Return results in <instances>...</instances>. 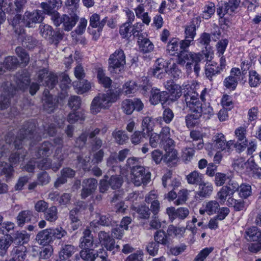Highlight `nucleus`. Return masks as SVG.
I'll use <instances>...</instances> for the list:
<instances>
[{
	"label": "nucleus",
	"instance_id": "53",
	"mask_svg": "<svg viewBox=\"0 0 261 261\" xmlns=\"http://www.w3.org/2000/svg\"><path fill=\"white\" fill-rule=\"evenodd\" d=\"M82 250L80 251V256L81 258L84 260L91 261L95 256L93 249L91 248H81Z\"/></svg>",
	"mask_w": 261,
	"mask_h": 261
},
{
	"label": "nucleus",
	"instance_id": "47",
	"mask_svg": "<svg viewBox=\"0 0 261 261\" xmlns=\"http://www.w3.org/2000/svg\"><path fill=\"white\" fill-rule=\"evenodd\" d=\"M40 33L45 39L50 40L53 38V34L54 31L53 28L48 24H41L39 26Z\"/></svg>",
	"mask_w": 261,
	"mask_h": 261
},
{
	"label": "nucleus",
	"instance_id": "37",
	"mask_svg": "<svg viewBox=\"0 0 261 261\" xmlns=\"http://www.w3.org/2000/svg\"><path fill=\"white\" fill-rule=\"evenodd\" d=\"M97 78L100 84L105 88H110L112 84L111 79L106 76L104 70L101 68H98L97 73Z\"/></svg>",
	"mask_w": 261,
	"mask_h": 261
},
{
	"label": "nucleus",
	"instance_id": "22",
	"mask_svg": "<svg viewBox=\"0 0 261 261\" xmlns=\"http://www.w3.org/2000/svg\"><path fill=\"white\" fill-rule=\"evenodd\" d=\"M139 87L141 88L143 91V94H145V93L148 90H150V86L149 85H141L139 86ZM138 89V86L135 83V82L133 81H129V82H127L123 86L124 92L126 95L134 93Z\"/></svg>",
	"mask_w": 261,
	"mask_h": 261
},
{
	"label": "nucleus",
	"instance_id": "34",
	"mask_svg": "<svg viewBox=\"0 0 261 261\" xmlns=\"http://www.w3.org/2000/svg\"><path fill=\"white\" fill-rule=\"evenodd\" d=\"M199 191L198 195L201 197H207L210 196L213 191V187L211 183L202 181L200 184Z\"/></svg>",
	"mask_w": 261,
	"mask_h": 261
},
{
	"label": "nucleus",
	"instance_id": "1",
	"mask_svg": "<svg viewBox=\"0 0 261 261\" xmlns=\"http://www.w3.org/2000/svg\"><path fill=\"white\" fill-rule=\"evenodd\" d=\"M36 126L32 122H26L18 133L13 144H11L14 139V133L10 132L6 137V140L0 142V158L7 156L10 149L13 146L15 149H20L22 145L28 143L31 147H33L37 142L40 141L41 138H47L53 136L57 131V127L54 123L43 125V132L40 129L39 132L34 133Z\"/></svg>",
	"mask_w": 261,
	"mask_h": 261
},
{
	"label": "nucleus",
	"instance_id": "18",
	"mask_svg": "<svg viewBox=\"0 0 261 261\" xmlns=\"http://www.w3.org/2000/svg\"><path fill=\"white\" fill-rule=\"evenodd\" d=\"M145 200L147 203L151 204L150 210L154 215H156L160 209V204L156 192L155 191H150L145 196Z\"/></svg>",
	"mask_w": 261,
	"mask_h": 261
},
{
	"label": "nucleus",
	"instance_id": "54",
	"mask_svg": "<svg viewBox=\"0 0 261 261\" xmlns=\"http://www.w3.org/2000/svg\"><path fill=\"white\" fill-rule=\"evenodd\" d=\"M166 153L164 155L163 162L170 163L177 159V151L175 149L165 150Z\"/></svg>",
	"mask_w": 261,
	"mask_h": 261
},
{
	"label": "nucleus",
	"instance_id": "41",
	"mask_svg": "<svg viewBox=\"0 0 261 261\" xmlns=\"http://www.w3.org/2000/svg\"><path fill=\"white\" fill-rule=\"evenodd\" d=\"M112 136L116 142L120 145L125 144L128 140V137L123 130L115 129L113 132Z\"/></svg>",
	"mask_w": 261,
	"mask_h": 261
},
{
	"label": "nucleus",
	"instance_id": "49",
	"mask_svg": "<svg viewBox=\"0 0 261 261\" xmlns=\"http://www.w3.org/2000/svg\"><path fill=\"white\" fill-rule=\"evenodd\" d=\"M15 52L18 57L21 60V64L23 66L28 65L30 61L29 55L27 54L25 50L21 47H17L15 49Z\"/></svg>",
	"mask_w": 261,
	"mask_h": 261
},
{
	"label": "nucleus",
	"instance_id": "14",
	"mask_svg": "<svg viewBox=\"0 0 261 261\" xmlns=\"http://www.w3.org/2000/svg\"><path fill=\"white\" fill-rule=\"evenodd\" d=\"M241 72L239 68H232L230 72V75L226 77L223 82L224 86L228 89L234 90L240 80Z\"/></svg>",
	"mask_w": 261,
	"mask_h": 261
},
{
	"label": "nucleus",
	"instance_id": "25",
	"mask_svg": "<svg viewBox=\"0 0 261 261\" xmlns=\"http://www.w3.org/2000/svg\"><path fill=\"white\" fill-rule=\"evenodd\" d=\"M36 240L41 245H46L53 242L49 228L40 231L36 237Z\"/></svg>",
	"mask_w": 261,
	"mask_h": 261
},
{
	"label": "nucleus",
	"instance_id": "64",
	"mask_svg": "<svg viewBox=\"0 0 261 261\" xmlns=\"http://www.w3.org/2000/svg\"><path fill=\"white\" fill-rule=\"evenodd\" d=\"M213 250L212 248H205L202 249L196 256L194 261H204Z\"/></svg>",
	"mask_w": 261,
	"mask_h": 261
},
{
	"label": "nucleus",
	"instance_id": "21",
	"mask_svg": "<svg viewBox=\"0 0 261 261\" xmlns=\"http://www.w3.org/2000/svg\"><path fill=\"white\" fill-rule=\"evenodd\" d=\"M157 64L155 67L152 69V75L159 79H163L166 75L167 63L162 59H158L156 61Z\"/></svg>",
	"mask_w": 261,
	"mask_h": 261
},
{
	"label": "nucleus",
	"instance_id": "2",
	"mask_svg": "<svg viewBox=\"0 0 261 261\" xmlns=\"http://www.w3.org/2000/svg\"><path fill=\"white\" fill-rule=\"evenodd\" d=\"M14 81L12 83L7 81L1 87L0 89V109L8 108L11 103V98L16 94L18 90L24 91L30 84V76L26 72L17 74L11 76Z\"/></svg>",
	"mask_w": 261,
	"mask_h": 261
},
{
	"label": "nucleus",
	"instance_id": "58",
	"mask_svg": "<svg viewBox=\"0 0 261 261\" xmlns=\"http://www.w3.org/2000/svg\"><path fill=\"white\" fill-rule=\"evenodd\" d=\"M188 195V191L187 189L180 190L177 194V199L174 203L177 205L184 204L187 200Z\"/></svg>",
	"mask_w": 261,
	"mask_h": 261
},
{
	"label": "nucleus",
	"instance_id": "48",
	"mask_svg": "<svg viewBox=\"0 0 261 261\" xmlns=\"http://www.w3.org/2000/svg\"><path fill=\"white\" fill-rule=\"evenodd\" d=\"M187 181L190 184L200 185L203 181L202 175L197 171H193L187 176Z\"/></svg>",
	"mask_w": 261,
	"mask_h": 261
},
{
	"label": "nucleus",
	"instance_id": "12",
	"mask_svg": "<svg viewBox=\"0 0 261 261\" xmlns=\"http://www.w3.org/2000/svg\"><path fill=\"white\" fill-rule=\"evenodd\" d=\"M214 150H220L225 152H230L234 147V142L232 140L226 141L224 135L218 134L214 137Z\"/></svg>",
	"mask_w": 261,
	"mask_h": 261
},
{
	"label": "nucleus",
	"instance_id": "51",
	"mask_svg": "<svg viewBox=\"0 0 261 261\" xmlns=\"http://www.w3.org/2000/svg\"><path fill=\"white\" fill-rule=\"evenodd\" d=\"M18 60L15 56H8L6 57L4 62L5 68L11 70L16 68L18 64Z\"/></svg>",
	"mask_w": 261,
	"mask_h": 261
},
{
	"label": "nucleus",
	"instance_id": "26",
	"mask_svg": "<svg viewBox=\"0 0 261 261\" xmlns=\"http://www.w3.org/2000/svg\"><path fill=\"white\" fill-rule=\"evenodd\" d=\"M21 29L16 32L19 34V39L21 40L22 45L27 48H33L37 43V40L31 36L26 35L21 33Z\"/></svg>",
	"mask_w": 261,
	"mask_h": 261
},
{
	"label": "nucleus",
	"instance_id": "42",
	"mask_svg": "<svg viewBox=\"0 0 261 261\" xmlns=\"http://www.w3.org/2000/svg\"><path fill=\"white\" fill-rule=\"evenodd\" d=\"M44 218L50 222H54L58 219V210L56 206H52L47 208L44 214Z\"/></svg>",
	"mask_w": 261,
	"mask_h": 261
},
{
	"label": "nucleus",
	"instance_id": "6",
	"mask_svg": "<svg viewBox=\"0 0 261 261\" xmlns=\"http://www.w3.org/2000/svg\"><path fill=\"white\" fill-rule=\"evenodd\" d=\"M119 91L109 90L106 93L98 94L92 101L90 110L93 114H96L102 109H107L112 103L116 101L119 97Z\"/></svg>",
	"mask_w": 261,
	"mask_h": 261
},
{
	"label": "nucleus",
	"instance_id": "7",
	"mask_svg": "<svg viewBox=\"0 0 261 261\" xmlns=\"http://www.w3.org/2000/svg\"><path fill=\"white\" fill-rule=\"evenodd\" d=\"M109 70L111 73H119L124 69L126 64V57L124 51L120 48L116 49L108 59Z\"/></svg>",
	"mask_w": 261,
	"mask_h": 261
},
{
	"label": "nucleus",
	"instance_id": "55",
	"mask_svg": "<svg viewBox=\"0 0 261 261\" xmlns=\"http://www.w3.org/2000/svg\"><path fill=\"white\" fill-rule=\"evenodd\" d=\"M134 108L133 100L125 99L122 102V110L127 115L131 114L134 111Z\"/></svg>",
	"mask_w": 261,
	"mask_h": 261
},
{
	"label": "nucleus",
	"instance_id": "56",
	"mask_svg": "<svg viewBox=\"0 0 261 261\" xmlns=\"http://www.w3.org/2000/svg\"><path fill=\"white\" fill-rule=\"evenodd\" d=\"M239 191L241 197L246 198L251 195L252 192L251 187L249 184H241L239 187Z\"/></svg>",
	"mask_w": 261,
	"mask_h": 261
},
{
	"label": "nucleus",
	"instance_id": "5",
	"mask_svg": "<svg viewBox=\"0 0 261 261\" xmlns=\"http://www.w3.org/2000/svg\"><path fill=\"white\" fill-rule=\"evenodd\" d=\"M198 94L194 91H188L184 94L187 107L189 108L191 113L186 116V126L193 128L198 125L201 116V109L200 101L198 99Z\"/></svg>",
	"mask_w": 261,
	"mask_h": 261
},
{
	"label": "nucleus",
	"instance_id": "10",
	"mask_svg": "<svg viewBox=\"0 0 261 261\" xmlns=\"http://www.w3.org/2000/svg\"><path fill=\"white\" fill-rule=\"evenodd\" d=\"M132 178L134 184L139 186L142 183L147 182L150 178V173L146 172L144 167L137 165L131 169Z\"/></svg>",
	"mask_w": 261,
	"mask_h": 261
},
{
	"label": "nucleus",
	"instance_id": "11",
	"mask_svg": "<svg viewBox=\"0 0 261 261\" xmlns=\"http://www.w3.org/2000/svg\"><path fill=\"white\" fill-rule=\"evenodd\" d=\"M38 82L43 86L52 89L58 82L57 75L53 73H49L46 69H43L38 71Z\"/></svg>",
	"mask_w": 261,
	"mask_h": 261
},
{
	"label": "nucleus",
	"instance_id": "20",
	"mask_svg": "<svg viewBox=\"0 0 261 261\" xmlns=\"http://www.w3.org/2000/svg\"><path fill=\"white\" fill-rule=\"evenodd\" d=\"M168 97V94L166 91H160L158 89H152L150 101L153 105H157L160 102H165Z\"/></svg>",
	"mask_w": 261,
	"mask_h": 261
},
{
	"label": "nucleus",
	"instance_id": "63",
	"mask_svg": "<svg viewBox=\"0 0 261 261\" xmlns=\"http://www.w3.org/2000/svg\"><path fill=\"white\" fill-rule=\"evenodd\" d=\"M232 195L227 187H223L221 190L217 193V198L220 200V202L224 203L228 196Z\"/></svg>",
	"mask_w": 261,
	"mask_h": 261
},
{
	"label": "nucleus",
	"instance_id": "59",
	"mask_svg": "<svg viewBox=\"0 0 261 261\" xmlns=\"http://www.w3.org/2000/svg\"><path fill=\"white\" fill-rule=\"evenodd\" d=\"M131 29V24L128 23H124L120 27L119 33L122 38L130 37L132 35Z\"/></svg>",
	"mask_w": 261,
	"mask_h": 261
},
{
	"label": "nucleus",
	"instance_id": "4",
	"mask_svg": "<svg viewBox=\"0 0 261 261\" xmlns=\"http://www.w3.org/2000/svg\"><path fill=\"white\" fill-rule=\"evenodd\" d=\"M20 13H16L9 20L15 32H17L18 29L23 31L24 27L34 28L36 24L41 22L43 19V13L40 10L27 11L22 16L19 14Z\"/></svg>",
	"mask_w": 261,
	"mask_h": 261
},
{
	"label": "nucleus",
	"instance_id": "31",
	"mask_svg": "<svg viewBox=\"0 0 261 261\" xmlns=\"http://www.w3.org/2000/svg\"><path fill=\"white\" fill-rule=\"evenodd\" d=\"M166 87L170 92L173 98L172 100H175L179 98L182 94L181 87L177 84H173L171 81L167 82Z\"/></svg>",
	"mask_w": 261,
	"mask_h": 261
},
{
	"label": "nucleus",
	"instance_id": "50",
	"mask_svg": "<svg viewBox=\"0 0 261 261\" xmlns=\"http://www.w3.org/2000/svg\"><path fill=\"white\" fill-rule=\"evenodd\" d=\"M227 202L228 205L233 206L236 211H241L245 208V203L242 199L236 200L229 197L227 200Z\"/></svg>",
	"mask_w": 261,
	"mask_h": 261
},
{
	"label": "nucleus",
	"instance_id": "29",
	"mask_svg": "<svg viewBox=\"0 0 261 261\" xmlns=\"http://www.w3.org/2000/svg\"><path fill=\"white\" fill-rule=\"evenodd\" d=\"M138 43L140 51L143 53H150L153 50V44L147 38L139 36Z\"/></svg>",
	"mask_w": 261,
	"mask_h": 261
},
{
	"label": "nucleus",
	"instance_id": "36",
	"mask_svg": "<svg viewBox=\"0 0 261 261\" xmlns=\"http://www.w3.org/2000/svg\"><path fill=\"white\" fill-rule=\"evenodd\" d=\"M154 239L158 244L168 245L170 243V238L168 234L164 231L160 230L156 231L154 234Z\"/></svg>",
	"mask_w": 261,
	"mask_h": 261
},
{
	"label": "nucleus",
	"instance_id": "27",
	"mask_svg": "<svg viewBox=\"0 0 261 261\" xmlns=\"http://www.w3.org/2000/svg\"><path fill=\"white\" fill-rule=\"evenodd\" d=\"M77 251V248L70 244L64 245L59 252L60 259L66 260L70 258Z\"/></svg>",
	"mask_w": 261,
	"mask_h": 261
},
{
	"label": "nucleus",
	"instance_id": "43",
	"mask_svg": "<svg viewBox=\"0 0 261 261\" xmlns=\"http://www.w3.org/2000/svg\"><path fill=\"white\" fill-rule=\"evenodd\" d=\"M13 242L10 236H6L0 239V250L1 255H4Z\"/></svg>",
	"mask_w": 261,
	"mask_h": 261
},
{
	"label": "nucleus",
	"instance_id": "17",
	"mask_svg": "<svg viewBox=\"0 0 261 261\" xmlns=\"http://www.w3.org/2000/svg\"><path fill=\"white\" fill-rule=\"evenodd\" d=\"M222 71L218 63L207 62L205 66V74L206 77L211 81H214L215 77Z\"/></svg>",
	"mask_w": 261,
	"mask_h": 261
},
{
	"label": "nucleus",
	"instance_id": "15",
	"mask_svg": "<svg viewBox=\"0 0 261 261\" xmlns=\"http://www.w3.org/2000/svg\"><path fill=\"white\" fill-rule=\"evenodd\" d=\"M98 239L107 250L113 251L114 253L115 251L120 250V246L118 245H115L114 239L111 238L108 233L103 231H100L98 233Z\"/></svg>",
	"mask_w": 261,
	"mask_h": 261
},
{
	"label": "nucleus",
	"instance_id": "19",
	"mask_svg": "<svg viewBox=\"0 0 261 261\" xmlns=\"http://www.w3.org/2000/svg\"><path fill=\"white\" fill-rule=\"evenodd\" d=\"M54 149V145L49 141H44L38 147L36 156L37 158L45 159L50 155Z\"/></svg>",
	"mask_w": 261,
	"mask_h": 261
},
{
	"label": "nucleus",
	"instance_id": "32",
	"mask_svg": "<svg viewBox=\"0 0 261 261\" xmlns=\"http://www.w3.org/2000/svg\"><path fill=\"white\" fill-rule=\"evenodd\" d=\"M73 87L76 92L80 94L89 91L91 88V84L87 80H83L73 82Z\"/></svg>",
	"mask_w": 261,
	"mask_h": 261
},
{
	"label": "nucleus",
	"instance_id": "61",
	"mask_svg": "<svg viewBox=\"0 0 261 261\" xmlns=\"http://www.w3.org/2000/svg\"><path fill=\"white\" fill-rule=\"evenodd\" d=\"M68 104L70 108L73 110H76L80 107L81 100L78 96H71L69 99Z\"/></svg>",
	"mask_w": 261,
	"mask_h": 261
},
{
	"label": "nucleus",
	"instance_id": "57",
	"mask_svg": "<svg viewBox=\"0 0 261 261\" xmlns=\"http://www.w3.org/2000/svg\"><path fill=\"white\" fill-rule=\"evenodd\" d=\"M56 108V103L53 99L52 97H47L44 99L43 103L44 110L48 113H50L54 111Z\"/></svg>",
	"mask_w": 261,
	"mask_h": 261
},
{
	"label": "nucleus",
	"instance_id": "8",
	"mask_svg": "<svg viewBox=\"0 0 261 261\" xmlns=\"http://www.w3.org/2000/svg\"><path fill=\"white\" fill-rule=\"evenodd\" d=\"M27 0H0V9H5L9 15H13L17 12H22Z\"/></svg>",
	"mask_w": 261,
	"mask_h": 261
},
{
	"label": "nucleus",
	"instance_id": "16",
	"mask_svg": "<svg viewBox=\"0 0 261 261\" xmlns=\"http://www.w3.org/2000/svg\"><path fill=\"white\" fill-rule=\"evenodd\" d=\"M97 181L95 178H88L83 181V189L81 193L82 198H86L91 195L96 190Z\"/></svg>",
	"mask_w": 261,
	"mask_h": 261
},
{
	"label": "nucleus",
	"instance_id": "62",
	"mask_svg": "<svg viewBox=\"0 0 261 261\" xmlns=\"http://www.w3.org/2000/svg\"><path fill=\"white\" fill-rule=\"evenodd\" d=\"M123 182L122 178L119 176H112L109 180V185L113 189L119 188Z\"/></svg>",
	"mask_w": 261,
	"mask_h": 261
},
{
	"label": "nucleus",
	"instance_id": "44",
	"mask_svg": "<svg viewBox=\"0 0 261 261\" xmlns=\"http://www.w3.org/2000/svg\"><path fill=\"white\" fill-rule=\"evenodd\" d=\"M248 239L252 241H258L261 240V231L259 230L256 227H252L247 229L246 231Z\"/></svg>",
	"mask_w": 261,
	"mask_h": 261
},
{
	"label": "nucleus",
	"instance_id": "30",
	"mask_svg": "<svg viewBox=\"0 0 261 261\" xmlns=\"http://www.w3.org/2000/svg\"><path fill=\"white\" fill-rule=\"evenodd\" d=\"M154 126V119L152 118L147 116L143 118L142 122V129L144 134L147 136H150V133L153 130Z\"/></svg>",
	"mask_w": 261,
	"mask_h": 261
},
{
	"label": "nucleus",
	"instance_id": "38",
	"mask_svg": "<svg viewBox=\"0 0 261 261\" xmlns=\"http://www.w3.org/2000/svg\"><path fill=\"white\" fill-rule=\"evenodd\" d=\"M33 216V213L30 211H22L17 217V223L19 226L22 227L25 222L30 221Z\"/></svg>",
	"mask_w": 261,
	"mask_h": 261
},
{
	"label": "nucleus",
	"instance_id": "33",
	"mask_svg": "<svg viewBox=\"0 0 261 261\" xmlns=\"http://www.w3.org/2000/svg\"><path fill=\"white\" fill-rule=\"evenodd\" d=\"M246 132V129L243 127H240L238 128L236 131V135L238 139V140L241 143L238 145L237 144H234V147L239 150H241L242 148H245L246 145V139L245 136Z\"/></svg>",
	"mask_w": 261,
	"mask_h": 261
},
{
	"label": "nucleus",
	"instance_id": "45",
	"mask_svg": "<svg viewBox=\"0 0 261 261\" xmlns=\"http://www.w3.org/2000/svg\"><path fill=\"white\" fill-rule=\"evenodd\" d=\"M166 72L173 80L178 79L181 75V70L178 68L176 63L171 65L169 67H167Z\"/></svg>",
	"mask_w": 261,
	"mask_h": 261
},
{
	"label": "nucleus",
	"instance_id": "23",
	"mask_svg": "<svg viewBox=\"0 0 261 261\" xmlns=\"http://www.w3.org/2000/svg\"><path fill=\"white\" fill-rule=\"evenodd\" d=\"M27 249L20 245L14 247L11 252V258L9 261H24L27 254Z\"/></svg>",
	"mask_w": 261,
	"mask_h": 261
},
{
	"label": "nucleus",
	"instance_id": "39",
	"mask_svg": "<svg viewBox=\"0 0 261 261\" xmlns=\"http://www.w3.org/2000/svg\"><path fill=\"white\" fill-rule=\"evenodd\" d=\"M179 49L180 45L177 38H172L167 45V51L171 56L177 54Z\"/></svg>",
	"mask_w": 261,
	"mask_h": 261
},
{
	"label": "nucleus",
	"instance_id": "3",
	"mask_svg": "<svg viewBox=\"0 0 261 261\" xmlns=\"http://www.w3.org/2000/svg\"><path fill=\"white\" fill-rule=\"evenodd\" d=\"M193 41L190 40V39L185 38V39L179 42L180 49L182 50L180 51L178 55L176 63L181 66L185 65V68L188 72H191L193 67L194 71L198 76L200 70V63L203 59V55L206 59L208 60L210 51L201 54L186 51L185 49L189 47Z\"/></svg>",
	"mask_w": 261,
	"mask_h": 261
},
{
	"label": "nucleus",
	"instance_id": "9",
	"mask_svg": "<svg viewBox=\"0 0 261 261\" xmlns=\"http://www.w3.org/2000/svg\"><path fill=\"white\" fill-rule=\"evenodd\" d=\"M79 17L75 13L69 14H63L61 16L59 14L58 17L54 18L52 21L54 24L57 27L63 24L64 30L69 31L75 26Z\"/></svg>",
	"mask_w": 261,
	"mask_h": 261
},
{
	"label": "nucleus",
	"instance_id": "24",
	"mask_svg": "<svg viewBox=\"0 0 261 261\" xmlns=\"http://www.w3.org/2000/svg\"><path fill=\"white\" fill-rule=\"evenodd\" d=\"M220 207L219 203L215 200H211L205 203L203 208L200 209L199 213L203 215L205 213L208 215H213L218 211Z\"/></svg>",
	"mask_w": 261,
	"mask_h": 261
},
{
	"label": "nucleus",
	"instance_id": "35",
	"mask_svg": "<svg viewBox=\"0 0 261 261\" xmlns=\"http://www.w3.org/2000/svg\"><path fill=\"white\" fill-rule=\"evenodd\" d=\"M215 11V4L213 2H207L204 6L201 17L204 19H208L214 14Z\"/></svg>",
	"mask_w": 261,
	"mask_h": 261
},
{
	"label": "nucleus",
	"instance_id": "60",
	"mask_svg": "<svg viewBox=\"0 0 261 261\" xmlns=\"http://www.w3.org/2000/svg\"><path fill=\"white\" fill-rule=\"evenodd\" d=\"M84 117L82 113L73 111L70 113L67 117V121L70 123H74L79 120H84Z\"/></svg>",
	"mask_w": 261,
	"mask_h": 261
},
{
	"label": "nucleus",
	"instance_id": "52",
	"mask_svg": "<svg viewBox=\"0 0 261 261\" xmlns=\"http://www.w3.org/2000/svg\"><path fill=\"white\" fill-rule=\"evenodd\" d=\"M230 178H231V173L225 174L222 173H217L215 177V184L217 186H221L226 182H227Z\"/></svg>",
	"mask_w": 261,
	"mask_h": 261
},
{
	"label": "nucleus",
	"instance_id": "28",
	"mask_svg": "<svg viewBox=\"0 0 261 261\" xmlns=\"http://www.w3.org/2000/svg\"><path fill=\"white\" fill-rule=\"evenodd\" d=\"M100 19V16L96 13L92 14L90 17V25L93 28H97L98 32L101 31L106 24L107 17H106L101 20Z\"/></svg>",
	"mask_w": 261,
	"mask_h": 261
},
{
	"label": "nucleus",
	"instance_id": "40",
	"mask_svg": "<svg viewBox=\"0 0 261 261\" xmlns=\"http://www.w3.org/2000/svg\"><path fill=\"white\" fill-rule=\"evenodd\" d=\"M49 229L53 241L56 239L61 240L68 234L67 231L62 227L51 228H49Z\"/></svg>",
	"mask_w": 261,
	"mask_h": 261
},
{
	"label": "nucleus",
	"instance_id": "13",
	"mask_svg": "<svg viewBox=\"0 0 261 261\" xmlns=\"http://www.w3.org/2000/svg\"><path fill=\"white\" fill-rule=\"evenodd\" d=\"M47 3H42L41 8L44 13L50 15L51 20L60 14L57 10L62 6V0H47Z\"/></svg>",
	"mask_w": 261,
	"mask_h": 261
},
{
	"label": "nucleus",
	"instance_id": "46",
	"mask_svg": "<svg viewBox=\"0 0 261 261\" xmlns=\"http://www.w3.org/2000/svg\"><path fill=\"white\" fill-rule=\"evenodd\" d=\"M249 84L251 87H256L261 83V77L255 70L249 72Z\"/></svg>",
	"mask_w": 261,
	"mask_h": 261
}]
</instances>
